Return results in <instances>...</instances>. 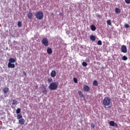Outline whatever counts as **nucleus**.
<instances>
[{"mask_svg":"<svg viewBox=\"0 0 130 130\" xmlns=\"http://www.w3.org/2000/svg\"><path fill=\"white\" fill-rule=\"evenodd\" d=\"M98 45H102V41L99 40L98 41Z\"/></svg>","mask_w":130,"mask_h":130,"instance_id":"nucleus-27","label":"nucleus"},{"mask_svg":"<svg viewBox=\"0 0 130 130\" xmlns=\"http://www.w3.org/2000/svg\"><path fill=\"white\" fill-rule=\"evenodd\" d=\"M82 66L83 67H87V66H88V63H87V62L83 61L82 62Z\"/></svg>","mask_w":130,"mask_h":130,"instance_id":"nucleus-25","label":"nucleus"},{"mask_svg":"<svg viewBox=\"0 0 130 130\" xmlns=\"http://www.w3.org/2000/svg\"><path fill=\"white\" fill-rule=\"evenodd\" d=\"M49 88L50 90H56L57 89V84H56V82L51 83L49 86Z\"/></svg>","mask_w":130,"mask_h":130,"instance_id":"nucleus-3","label":"nucleus"},{"mask_svg":"<svg viewBox=\"0 0 130 130\" xmlns=\"http://www.w3.org/2000/svg\"><path fill=\"white\" fill-rule=\"evenodd\" d=\"M90 29H91V31H95L96 30V26L94 24H92L91 26Z\"/></svg>","mask_w":130,"mask_h":130,"instance_id":"nucleus-17","label":"nucleus"},{"mask_svg":"<svg viewBox=\"0 0 130 130\" xmlns=\"http://www.w3.org/2000/svg\"><path fill=\"white\" fill-rule=\"evenodd\" d=\"M107 23L108 24V25H109L110 26L111 25V20H108L107 21Z\"/></svg>","mask_w":130,"mask_h":130,"instance_id":"nucleus-26","label":"nucleus"},{"mask_svg":"<svg viewBox=\"0 0 130 130\" xmlns=\"http://www.w3.org/2000/svg\"><path fill=\"white\" fill-rule=\"evenodd\" d=\"M124 27H125V28H129V25H128V24L125 23L124 24Z\"/></svg>","mask_w":130,"mask_h":130,"instance_id":"nucleus-31","label":"nucleus"},{"mask_svg":"<svg viewBox=\"0 0 130 130\" xmlns=\"http://www.w3.org/2000/svg\"><path fill=\"white\" fill-rule=\"evenodd\" d=\"M47 52L48 54H51L52 53V49L51 48H49L47 50Z\"/></svg>","mask_w":130,"mask_h":130,"instance_id":"nucleus-16","label":"nucleus"},{"mask_svg":"<svg viewBox=\"0 0 130 130\" xmlns=\"http://www.w3.org/2000/svg\"><path fill=\"white\" fill-rule=\"evenodd\" d=\"M73 80H74V83H75L76 84H77V83H78V79H77V78H74L73 79Z\"/></svg>","mask_w":130,"mask_h":130,"instance_id":"nucleus-28","label":"nucleus"},{"mask_svg":"<svg viewBox=\"0 0 130 130\" xmlns=\"http://www.w3.org/2000/svg\"><path fill=\"white\" fill-rule=\"evenodd\" d=\"M8 68H9V69H14L15 64L9 62L8 64Z\"/></svg>","mask_w":130,"mask_h":130,"instance_id":"nucleus-8","label":"nucleus"},{"mask_svg":"<svg viewBox=\"0 0 130 130\" xmlns=\"http://www.w3.org/2000/svg\"><path fill=\"white\" fill-rule=\"evenodd\" d=\"M98 17L100 18V19H101V15H98Z\"/></svg>","mask_w":130,"mask_h":130,"instance_id":"nucleus-36","label":"nucleus"},{"mask_svg":"<svg viewBox=\"0 0 130 130\" xmlns=\"http://www.w3.org/2000/svg\"><path fill=\"white\" fill-rule=\"evenodd\" d=\"M122 60H127V57H126V56H123L122 57Z\"/></svg>","mask_w":130,"mask_h":130,"instance_id":"nucleus-24","label":"nucleus"},{"mask_svg":"<svg viewBox=\"0 0 130 130\" xmlns=\"http://www.w3.org/2000/svg\"><path fill=\"white\" fill-rule=\"evenodd\" d=\"M3 92L4 94H7L8 92H9V88L8 87H5L4 89H3Z\"/></svg>","mask_w":130,"mask_h":130,"instance_id":"nucleus-18","label":"nucleus"},{"mask_svg":"<svg viewBox=\"0 0 130 130\" xmlns=\"http://www.w3.org/2000/svg\"><path fill=\"white\" fill-rule=\"evenodd\" d=\"M16 113H17V114H19L21 113V109L18 108L16 110Z\"/></svg>","mask_w":130,"mask_h":130,"instance_id":"nucleus-23","label":"nucleus"},{"mask_svg":"<svg viewBox=\"0 0 130 130\" xmlns=\"http://www.w3.org/2000/svg\"><path fill=\"white\" fill-rule=\"evenodd\" d=\"M90 39L92 41H95L96 40V37H95V36L91 35L90 36Z\"/></svg>","mask_w":130,"mask_h":130,"instance_id":"nucleus-15","label":"nucleus"},{"mask_svg":"<svg viewBox=\"0 0 130 130\" xmlns=\"http://www.w3.org/2000/svg\"><path fill=\"white\" fill-rule=\"evenodd\" d=\"M86 61H87V62H90V60H89L88 58L86 59Z\"/></svg>","mask_w":130,"mask_h":130,"instance_id":"nucleus-35","label":"nucleus"},{"mask_svg":"<svg viewBox=\"0 0 130 130\" xmlns=\"http://www.w3.org/2000/svg\"><path fill=\"white\" fill-rule=\"evenodd\" d=\"M21 25H22V22H21V21H19L18 22V27H21Z\"/></svg>","mask_w":130,"mask_h":130,"instance_id":"nucleus-29","label":"nucleus"},{"mask_svg":"<svg viewBox=\"0 0 130 130\" xmlns=\"http://www.w3.org/2000/svg\"><path fill=\"white\" fill-rule=\"evenodd\" d=\"M83 90L84 92H89V91H90V87L88 85H85L83 87Z\"/></svg>","mask_w":130,"mask_h":130,"instance_id":"nucleus-7","label":"nucleus"},{"mask_svg":"<svg viewBox=\"0 0 130 130\" xmlns=\"http://www.w3.org/2000/svg\"><path fill=\"white\" fill-rule=\"evenodd\" d=\"M19 123H20V124H22V125L25 124V119H24V118L19 119Z\"/></svg>","mask_w":130,"mask_h":130,"instance_id":"nucleus-11","label":"nucleus"},{"mask_svg":"<svg viewBox=\"0 0 130 130\" xmlns=\"http://www.w3.org/2000/svg\"><path fill=\"white\" fill-rule=\"evenodd\" d=\"M109 124L111 126H115V127H117L118 125H117V123H115L114 121H111L109 122Z\"/></svg>","mask_w":130,"mask_h":130,"instance_id":"nucleus-6","label":"nucleus"},{"mask_svg":"<svg viewBox=\"0 0 130 130\" xmlns=\"http://www.w3.org/2000/svg\"><path fill=\"white\" fill-rule=\"evenodd\" d=\"M48 83H51V82H52V78H49L48 79Z\"/></svg>","mask_w":130,"mask_h":130,"instance_id":"nucleus-30","label":"nucleus"},{"mask_svg":"<svg viewBox=\"0 0 130 130\" xmlns=\"http://www.w3.org/2000/svg\"><path fill=\"white\" fill-rule=\"evenodd\" d=\"M23 74L24 76H25V77H27V73H26V72L25 71L23 72Z\"/></svg>","mask_w":130,"mask_h":130,"instance_id":"nucleus-34","label":"nucleus"},{"mask_svg":"<svg viewBox=\"0 0 130 130\" xmlns=\"http://www.w3.org/2000/svg\"><path fill=\"white\" fill-rule=\"evenodd\" d=\"M125 2L126 4H127L128 5L130 4V0H125Z\"/></svg>","mask_w":130,"mask_h":130,"instance_id":"nucleus-32","label":"nucleus"},{"mask_svg":"<svg viewBox=\"0 0 130 130\" xmlns=\"http://www.w3.org/2000/svg\"><path fill=\"white\" fill-rule=\"evenodd\" d=\"M35 88L36 89H38V85H36Z\"/></svg>","mask_w":130,"mask_h":130,"instance_id":"nucleus-37","label":"nucleus"},{"mask_svg":"<svg viewBox=\"0 0 130 130\" xmlns=\"http://www.w3.org/2000/svg\"><path fill=\"white\" fill-rule=\"evenodd\" d=\"M103 104L105 108H110V104H111V99L109 98L106 96L104 98Z\"/></svg>","mask_w":130,"mask_h":130,"instance_id":"nucleus-1","label":"nucleus"},{"mask_svg":"<svg viewBox=\"0 0 130 130\" xmlns=\"http://www.w3.org/2000/svg\"><path fill=\"white\" fill-rule=\"evenodd\" d=\"M78 94L79 95L80 98H85V95H84L83 92L81 91H78Z\"/></svg>","mask_w":130,"mask_h":130,"instance_id":"nucleus-13","label":"nucleus"},{"mask_svg":"<svg viewBox=\"0 0 130 130\" xmlns=\"http://www.w3.org/2000/svg\"><path fill=\"white\" fill-rule=\"evenodd\" d=\"M121 50L123 53H126L127 52V50L126 48V46L122 45L121 48Z\"/></svg>","mask_w":130,"mask_h":130,"instance_id":"nucleus-5","label":"nucleus"},{"mask_svg":"<svg viewBox=\"0 0 130 130\" xmlns=\"http://www.w3.org/2000/svg\"><path fill=\"white\" fill-rule=\"evenodd\" d=\"M17 104H18V103H17V100H13V103H12V105H16Z\"/></svg>","mask_w":130,"mask_h":130,"instance_id":"nucleus-22","label":"nucleus"},{"mask_svg":"<svg viewBox=\"0 0 130 130\" xmlns=\"http://www.w3.org/2000/svg\"><path fill=\"white\" fill-rule=\"evenodd\" d=\"M22 117H23V116H22V115L21 114H18L17 116V118L19 120L22 119Z\"/></svg>","mask_w":130,"mask_h":130,"instance_id":"nucleus-21","label":"nucleus"},{"mask_svg":"<svg viewBox=\"0 0 130 130\" xmlns=\"http://www.w3.org/2000/svg\"><path fill=\"white\" fill-rule=\"evenodd\" d=\"M93 86H98V81H97L96 80L93 81Z\"/></svg>","mask_w":130,"mask_h":130,"instance_id":"nucleus-20","label":"nucleus"},{"mask_svg":"<svg viewBox=\"0 0 130 130\" xmlns=\"http://www.w3.org/2000/svg\"><path fill=\"white\" fill-rule=\"evenodd\" d=\"M33 17V14H32V12H29L27 13V18L28 19H29L30 20H31L32 19V18Z\"/></svg>","mask_w":130,"mask_h":130,"instance_id":"nucleus-10","label":"nucleus"},{"mask_svg":"<svg viewBox=\"0 0 130 130\" xmlns=\"http://www.w3.org/2000/svg\"><path fill=\"white\" fill-rule=\"evenodd\" d=\"M77 130H81L80 128L78 129Z\"/></svg>","mask_w":130,"mask_h":130,"instance_id":"nucleus-38","label":"nucleus"},{"mask_svg":"<svg viewBox=\"0 0 130 130\" xmlns=\"http://www.w3.org/2000/svg\"><path fill=\"white\" fill-rule=\"evenodd\" d=\"M42 90L43 93H45V94L47 93V90L46 89V87H45V86H43L42 88Z\"/></svg>","mask_w":130,"mask_h":130,"instance_id":"nucleus-14","label":"nucleus"},{"mask_svg":"<svg viewBox=\"0 0 130 130\" xmlns=\"http://www.w3.org/2000/svg\"><path fill=\"white\" fill-rule=\"evenodd\" d=\"M91 127H92V128H95V125H94L93 123H91Z\"/></svg>","mask_w":130,"mask_h":130,"instance_id":"nucleus-33","label":"nucleus"},{"mask_svg":"<svg viewBox=\"0 0 130 130\" xmlns=\"http://www.w3.org/2000/svg\"><path fill=\"white\" fill-rule=\"evenodd\" d=\"M115 13L117 15L118 14H120L121 13V10L119 8H116L115 9Z\"/></svg>","mask_w":130,"mask_h":130,"instance_id":"nucleus-12","label":"nucleus"},{"mask_svg":"<svg viewBox=\"0 0 130 130\" xmlns=\"http://www.w3.org/2000/svg\"><path fill=\"white\" fill-rule=\"evenodd\" d=\"M42 43L45 46H48L49 43L48 42V39L47 38H44L42 40Z\"/></svg>","mask_w":130,"mask_h":130,"instance_id":"nucleus-4","label":"nucleus"},{"mask_svg":"<svg viewBox=\"0 0 130 130\" xmlns=\"http://www.w3.org/2000/svg\"><path fill=\"white\" fill-rule=\"evenodd\" d=\"M9 62H10V63H14V62H16V60L13 58H10L9 59Z\"/></svg>","mask_w":130,"mask_h":130,"instance_id":"nucleus-19","label":"nucleus"},{"mask_svg":"<svg viewBox=\"0 0 130 130\" xmlns=\"http://www.w3.org/2000/svg\"><path fill=\"white\" fill-rule=\"evenodd\" d=\"M50 76L51 77H52V78H54L55 76H56V72H55V71H52L50 73Z\"/></svg>","mask_w":130,"mask_h":130,"instance_id":"nucleus-9","label":"nucleus"},{"mask_svg":"<svg viewBox=\"0 0 130 130\" xmlns=\"http://www.w3.org/2000/svg\"><path fill=\"white\" fill-rule=\"evenodd\" d=\"M36 18L38 19V20H42L43 19V17H44V14L41 11H39L36 14Z\"/></svg>","mask_w":130,"mask_h":130,"instance_id":"nucleus-2","label":"nucleus"}]
</instances>
